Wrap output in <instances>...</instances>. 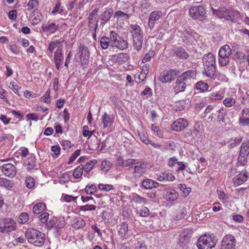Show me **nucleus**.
Returning <instances> with one entry per match:
<instances>
[{"label": "nucleus", "instance_id": "1", "mask_svg": "<svg viewBox=\"0 0 249 249\" xmlns=\"http://www.w3.org/2000/svg\"><path fill=\"white\" fill-rule=\"evenodd\" d=\"M133 40L134 49L140 51L143 44V32L140 26L137 24H130L129 28Z\"/></svg>", "mask_w": 249, "mask_h": 249}, {"label": "nucleus", "instance_id": "2", "mask_svg": "<svg viewBox=\"0 0 249 249\" xmlns=\"http://www.w3.org/2000/svg\"><path fill=\"white\" fill-rule=\"evenodd\" d=\"M25 236L28 241L36 246H41L46 240L45 234L35 229H28Z\"/></svg>", "mask_w": 249, "mask_h": 249}, {"label": "nucleus", "instance_id": "3", "mask_svg": "<svg viewBox=\"0 0 249 249\" xmlns=\"http://www.w3.org/2000/svg\"><path fill=\"white\" fill-rule=\"evenodd\" d=\"M146 172V164L143 161H138L135 165L131 166L127 169V178L136 180L142 177Z\"/></svg>", "mask_w": 249, "mask_h": 249}, {"label": "nucleus", "instance_id": "4", "mask_svg": "<svg viewBox=\"0 0 249 249\" xmlns=\"http://www.w3.org/2000/svg\"><path fill=\"white\" fill-rule=\"evenodd\" d=\"M217 240L213 234H205L197 239L196 246L198 249H212L216 244Z\"/></svg>", "mask_w": 249, "mask_h": 249}, {"label": "nucleus", "instance_id": "5", "mask_svg": "<svg viewBox=\"0 0 249 249\" xmlns=\"http://www.w3.org/2000/svg\"><path fill=\"white\" fill-rule=\"evenodd\" d=\"M17 229L16 221L11 217L0 219V233H9Z\"/></svg>", "mask_w": 249, "mask_h": 249}, {"label": "nucleus", "instance_id": "6", "mask_svg": "<svg viewBox=\"0 0 249 249\" xmlns=\"http://www.w3.org/2000/svg\"><path fill=\"white\" fill-rule=\"evenodd\" d=\"M78 53L80 57L79 62L81 63L82 66L87 65L89 63L90 53L88 47L83 44H80L78 47ZM76 62H79L78 60L76 59V56L74 58Z\"/></svg>", "mask_w": 249, "mask_h": 249}, {"label": "nucleus", "instance_id": "7", "mask_svg": "<svg viewBox=\"0 0 249 249\" xmlns=\"http://www.w3.org/2000/svg\"><path fill=\"white\" fill-rule=\"evenodd\" d=\"M111 46L123 50L128 48V44L126 40L122 39L114 31L111 32Z\"/></svg>", "mask_w": 249, "mask_h": 249}, {"label": "nucleus", "instance_id": "8", "mask_svg": "<svg viewBox=\"0 0 249 249\" xmlns=\"http://www.w3.org/2000/svg\"><path fill=\"white\" fill-rule=\"evenodd\" d=\"M231 53V51L229 45H226L221 48L218 53V62L220 65L225 66L229 63V56Z\"/></svg>", "mask_w": 249, "mask_h": 249}, {"label": "nucleus", "instance_id": "9", "mask_svg": "<svg viewBox=\"0 0 249 249\" xmlns=\"http://www.w3.org/2000/svg\"><path fill=\"white\" fill-rule=\"evenodd\" d=\"M118 233L120 239L122 240H127L132 235V230L128 228L126 222H121L118 226Z\"/></svg>", "mask_w": 249, "mask_h": 249}, {"label": "nucleus", "instance_id": "10", "mask_svg": "<svg viewBox=\"0 0 249 249\" xmlns=\"http://www.w3.org/2000/svg\"><path fill=\"white\" fill-rule=\"evenodd\" d=\"M189 13L193 18L203 20L206 18V11L202 6H193L189 9Z\"/></svg>", "mask_w": 249, "mask_h": 249}, {"label": "nucleus", "instance_id": "11", "mask_svg": "<svg viewBox=\"0 0 249 249\" xmlns=\"http://www.w3.org/2000/svg\"><path fill=\"white\" fill-rule=\"evenodd\" d=\"M213 14L220 18H224L226 20L235 21L233 18V12L225 8L218 10L213 9Z\"/></svg>", "mask_w": 249, "mask_h": 249}, {"label": "nucleus", "instance_id": "12", "mask_svg": "<svg viewBox=\"0 0 249 249\" xmlns=\"http://www.w3.org/2000/svg\"><path fill=\"white\" fill-rule=\"evenodd\" d=\"M236 241L231 234L225 235L222 241L221 249H235Z\"/></svg>", "mask_w": 249, "mask_h": 249}, {"label": "nucleus", "instance_id": "13", "mask_svg": "<svg viewBox=\"0 0 249 249\" xmlns=\"http://www.w3.org/2000/svg\"><path fill=\"white\" fill-rule=\"evenodd\" d=\"M162 13L160 10L154 11L151 13L149 16L147 22V27L150 30H152L157 21L162 17Z\"/></svg>", "mask_w": 249, "mask_h": 249}, {"label": "nucleus", "instance_id": "14", "mask_svg": "<svg viewBox=\"0 0 249 249\" xmlns=\"http://www.w3.org/2000/svg\"><path fill=\"white\" fill-rule=\"evenodd\" d=\"M2 173L9 178L14 177L17 174L16 167L11 163L4 164L1 167Z\"/></svg>", "mask_w": 249, "mask_h": 249}, {"label": "nucleus", "instance_id": "15", "mask_svg": "<svg viewBox=\"0 0 249 249\" xmlns=\"http://www.w3.org/2000/svg\"><path fill=\"white\" fill-rule=\"evenodd\" d=\"M188 124V121L183 119L179 118L172 123V130L175 131H181L184 129Z\"/></svg>", "mask_w": 249, "mask_h": 249}, {"label": "nucleus", "instance_id": "16", "mask_svg": "<svg viewBox=\"0 0 249 249\" xmlns=\"http://www.w3.org/2000/svg\"><path fill=\"white\" fill-rule=\"evenodd\" d=\"M97 162V160L94 159L86 163L85 165L84 166L83 175L85 177L89 178L92 176L93 173L91 171L93 169V167Z\"/></svg>", "mask_w": 249, "mask_h": 249}, {"label": "nucleus", "instance_id": "17", "mask_svg": "<svg viewBox=\"0 0 249 249\" xmlns=\"http://www.w3.org/2000/svg\"><path fill=\"white\" fill-rule=\"evenodd\" d=\"M102 124L103 129L110 126L113 124L114 118L113 116L108 114L107 112H105L102 116Z\"/></svg>", "mask_w": 249, "mask_h": 249}, {"label": "nucleus", "instance_id": "18", "mask_svg": "<svg viewBox=\"0 0 249 249\" xmlns=\"http://www.w3.org/2000/svg\"><path fill=\"white\" fill-rule=\"evenodd\" d=\"M53 60L55 68L57 70H59L61 63L63 60L62 48H58V49L56 50L54 52Z\"/></svg>", "mask_w": 249, "mask_h": 249}, {"label": "nucleus", "instance_id": "19", "mask_svg": "<svg viewBox=\"0 0 249 249\" xmlns=\"http://www.w3.org/2000/svg\"><path fill=\"white\" fill-rule=\"evenodd\" d=\"M133 243L134 249H148L147 245L145 241L139 238L138 235H135L130 240Z\"/></svg>", "mask_w": 249, "mask_h": 249}, {"label": "nucleus", "instance_id": "20", "mask_svg": "<svg viewBox=\"0 0 249 249\" xmlns=\"http://www.w3.org/2000/svg\"><path fill=\"white\" fill-rule=\"evenodd\" d=\"M196 76V72L195 71L193 70H189L181 74L178 77V81L182 80L186 83H188L191 81V80L195 79Z\"/></svg>", "mask_w": 249, "mask_h": 249}, {"label": "nucleus", "instance_id": "21", "mask_svg": "<svg viewBox=\"0 0 249 249\" xmlns=\"http://www.w3.org/2000/svg\"><path fill=\"white\" fill-rule=\"evenodd\" d=\"M158 79L162 83H167L171 81V69L163 71L160 74Z\"/></svg>", "mask_w": 249, "mask_h": 249}, {"label": "nucleus", "instance_id": "22", "mask_svg": "<svg viewBox=\"0 0 249 249\" xmlns=\"http://www.w3.org/2000/svg\"><path fill=\"white\" fill-rule=\"evenodd\" d=\"M58 28V25L55 23H43L41 26L42 32L48 34L55 33L57 30Z\"/></svg>", "mask_w": 249, "mask_h": 249}, {"label": "nucleus", "instance_id": "23", "mask_svg": "<svg viewBox=\"0 0 249 249\" xmlns=\"http://www.w3.org/2000/svg\"><path fill=\"white\" fill-rule=\"evenodd\" d=\"M24 164L26 167L28 171H33L36 166V157L33 154H30V156L25 160Z\"/></svg>", "mask_w": 249, "mask_h": 249}, {"label": "nucleus", "instance_id": "24", "mask_svg": "<svg viewBox=\"0 0 249 249\" xmlns=\"http://www.w3.org/2000/svg\"><path fill=\"white\" fill-rule=\"evenodd\" d=\"M191 234L190 231L187 230H183L179 234V243L182 245H186L188 244L191 239Z\"/></svg>", "mask_w": 249, "mask_h": 249}, {"label": "nucleus", "instance_id": "25", "mask_svg": "<svg viewBox=\"0 0 249 249\" xmlns=\"http://www.w3.org/2000/svg\"><path fill=\"white\" fill-rule=\"evenodd\" d=\"M202 61L205 67H209L215 64V58L212 53L205 54L203 57Z\"/></svg>", "mask_w": 249, "mask_h": 249}, {"label": "nucleus", "instance_id": "26", "mask_svg": "<svg viewBox=\"0 0 249 249\" xmlns=\"http://www.w3.org/2000/svg\"><path fill=\"white\" fill-rule=\"evenodd\" d=\"M113 14V10L109 8L105 10L101 15V25L103 26L108 22Z\"/></svg>", "mask_w": 249, "mask_h": 249}, {"label": "nucleus", "instance_id": "27", "mask_svg": "<svg viewBox=\"0 0 249 249\" xmlns=\"http://www.w3.org/2000/svg\"><path fill=\"white\" fill-rule=\"evenodd\" d=\"M142 186L145 189H151L159 187L160 184L152 179H146L142 181Z\"/></svg>", "mask_w": 249, "mask_h": 249}, {"label": "nucleus", "instance_id": "28", "mask_svg": "<svg viewBox=\"0 0 249 249\" xmlns=\"http://www.w3.org/2000/svg\"><path fill=\"white\" fill-rule=\"evenodd\" d=\"M248 179L246 173H240L236 176L233 179V183L235 186H238L243 184Z\"/></svg>", "mask_w": 249, "mask_h": 249}, {"label": "nucleus", "instance_id": "29", "mask_svg": "<svg viewBox=\"0 0 249 249\" xmlns=\"http://www.w3.org/2000/svg\"><path fill=\"white\" fill-rule=\"evenodd\" d=\"M173 54L179 59H187L189 57L188 53L181 47H178L174 49Z\"/></svg>", "mask_w": 249, "mask_h": 249}, {"label": "nucleus", "instance_id": "30", "mask_svg": "<svg viewBox=\"0 0 249 249\" xmlns=\"http://www.w3.org/2000/svg\"><path fill=\"white\" fill-rule=\"evenodd\" d=\"M43 18L41 13L38 11H34L32 12L31 19L33 25L38 24Z\"/></svg>", "mask_w": 249, "mask_h": 249}, {"label": "nucleus", "instance_id": "31", "mask_svg": "<svg viewBox=\"0 0 249 249\" xmlns=\"http://www.w3.org/2000/svg\"><path fill=\"white\" fill-rule=\"evenodd\" d=\"M130 199L132 201L139 204H145L146 203V199L138 195L136 193H132L130 196Z\"/></svg>", "mask_w": 249, "mask_h": 249}, {"label": "nucleus", "instance_id": "32", "mask_svg": "<svg viewBox=\"0 0 249 249\" xmlns=\"http://www.w3.org/2000/svg\"><path fill=\"white\" fill-rule=\"evenodd\" d=\"M66 14L67 12L64 10L63 7L61 5L59 2H58L56 4L51 12V14L52 15H56V14L63 15H66Z\"/></svg>", "mask_w": 249, "mask_h": 249}, {"label": "nucleus", "instance_id": "33", "mask_svg": "<svg viewBox=\"0 0 249 249\" xmlns=\"http://www.w3.org/2000/svg\"><path fill=\"white\" fill-rule=\"evenodd\" d=\"M129 58V56L125 53H120L114 56L116 62L119 64L126 62Z\"/></svg>", "mask_w": 249, "mask_h": 249}, {"label": "nucleus", "instance_id": "34", "mask_svg": "<svg viewBox=\"0 0 249 249\" xmlns=\"http://www.w3.org/2000/svg\"><path fill=\"white\" fill-rule=\"evenodd\" d=\"M114 18L117 20H127L130 18V15L121 11H117L114 14Z\"/></svg>", "mask_w": 249, "mask_h": 249}, {"label": "nucleus", "instance_id": "35", "mask_svg": "<svg viewBox=\"0 0 249 249\" xmlns=\"http://www.w3.org/2000/svg\"><path fill=\"white\" fill-rule=\"evenodd\" d=\"M217 112L218 113L217 120L219 123L220 124L225 123V117L227 115V109L222 107L217 111Z\"/></svg>", "mask_w": 249, "mask_h": 249}, {"label": "nucleus", "instance_id": "36", "mask_svg": "<svg viewBox=\"0 0 249 249\" xmlns=\"http://www.w3.org/2000/svg\"><path fill=\"white\" fill-rule=\"evenodd\" d=\"M61 42L59 40L52 41L48 45L47 48L48 50L50 52V53H52L55 49L57 50L58 48H62L60 45Z\"/></svg>", "mask_w": 249, "mask_h": 249}, {"label": "nucleus", "instance_id": "37", "mask_svg": "<svg viewBox=\"0 0 249 249\" xmlns=\"http://www.w3.org/2000/svg\"><path fill=\"white\" fill-rule=\"evenodd\" d=\"M186 83L182 80L178 81V78L176 82V86L174 88V91L177 94L179 92L184 90L186 87Z\"/></svg>", "mask_w": 249, "mask_h": 249}, {"label": "nucleus", "instance_id": "38", "mask_svg": "<svg viewBox=\"0 0 249 249\" xmlns=\"http://www.w3.org/2000/svg\"><path fill=\"white\" fill-rule=\"evenodd\" d=\"M85 225L86 222L81 217H78L74 219L72 226L73 228L79 229L83 228Z\"/></svg>", "mask_w": 249, "mask_h": 249}, {"label": "nucleus", "instance_id": "39", "mask_svg": "<svg viewBox=\"0 0 249 249\" xmlns=\"http://www.w3.org/2000/svg\"><path fill=\"white\" fill-rule=\"evenodd\" d=\"M46 208V204L40 202L36 204L33 208V212L35 214H39L44 211Z\"/></svg>", "mask_w": 249, "mask_h": 249}, {"label": "nucleus", "instance_id": "40", "mask_svg": "<svg viewBox=\"0 0 249 249\" xmlns=\"http://www.w3.org/2000/svg\"><path fill=\"white\" fill-rule=\"evenodd\" d=\"M14 184L10 180L0 177V186L10 190L13 187Z\"/></svg>", "mask_w": 249, "mask_h": 249}, {"label": "nucleus", "instance_id": "41", "mask_svg": "<svg viewBox=\"0 0 249 249\" xmlns=\"http://www.w3.org/2000/svg\"><path fill=\"white\" fill-rule=\"evenodd\" d=\"M38 0H30L27 3V10L32 12L34 11H38Z\"/></svg>", "mask_w": 249, "mask_h": 249}, {"label": "nucleus", "instance_id": "42", "mask_svg": "<svg viewBox=\"0 0 249 249\" xmlns=\"http://www.w3.org/2000/svg\"><path fill=\"white\" fill-rule=\"evenodd\" d=\"M111 36L109 38L107 36H103L101 38L100 40V44L101 48L104 49H107L109 45L111 46Z\"/></svg>", "mask_w": 249, "mask_h": 249}, {"label": "nucleus", "instance_id": "43", "mask_svg": "<svg viewBox=\"0 0 249 249\" xmlns=\"http://www.w3.org/2000/svg\"><path fill=\"white\" fill-rule=\"evenodd\" d=\"M97 191L96 186L92 183H88L85 187V192L88 195H93Z\"/></svg>", "mask_w": 249, "mask_h": 249}, {"label": "nucleus", "instance_id": "44", "mask_svg": "<svg viewBox=\"0 0 249 249\" xmlns=\"http://www.w3.org/2000/svg\"><path fill=\"white\" fill-rule=\"evenodd\" d=\"M29 220V215L28 213L25 212L21 213L18 219V222L22 225L26 224Z\"/></svg>", "mask_w": 249, "mask_h": 249}, {"label": "nucleus", "instance_id": "45", "mask_svg": "<svg viewBox=\"0 0 249 249\" xmlns=\"http://www.w3.org/2000/svg\"><path fill=\"white\" fill-rule=\"evenodd\" d=\"M84 165H80L76 167L73 172V176L75 178H79L84 173Z\"/></svg>", "mask_w": 249, "mask_h": 249}, {"label": "nucleus", "instance_id": "46", "mask_svg": "<svg viewBox=\"0 0 249 249\" xmlns=\"http://www.w3.org/2000/svg\"><path fill=\"white\" fill-rule=\"evenodd\" d=\"M182 37L184 42L188 44L192 43L194 39L192 35L186 31H184Z\"/></svg>", "mask_w": 249, "mask_h": 249}, {"label": "nucleus", "instance_id": "47", "mask_svg": "<svg viewBox=\"0 0 249 249\" xmlns=\"http://www.w3.org/2000/svg\"><path fill=\"white\" fill-rule=\"evenodd\" d=\"M160 181L171 180V174L169 172H164L160 175L157 178Z\"/></svg>", "mask_w": 249, "mask_h": 249}, {"label": "nucleus", "instance_id": "48", "mask_svg": "<svg viewBox=\"0 0 249 249\" xmlns=\"http://www.w3.org/2000/svg\"><path fill=\"white\" fill-rule=\"evenodd\" d=\"M205 68L206 75L208 77L212 78L215 74V65H212L209 67H205Z\"/></svg>", "mask_w": 249, "mask_h": 249}, {"label": "nucleus", "instance_id": "49", "mask_svg": "<svg viewBox=\"0 0 249 249\" xmlns=\"http://www.w3.org/2000/svg\"><path fill=\"white\" fill-rule=\"evenodd\" d=\"M209 85L206 83H204L201 81L197 82L196 84V89L197 90H200L201 92H204L208 90Z\"/></svg>", "mask_w": 249, "mask_h": 249}, {"label": "nucleus", "instance_id": "50", "mask_svg": "<svg viewBox=\"0 0 249 249\" xmlns=\"http://www.w3.org/2000/svg\"><path fill=\"white\" fill-rule=\"evenodd\" d=\"M98 189L101 191L109 192L114 189L113 185L111 184H107L100 183L98 184Z\"/></svg>", "mask_w": 249, "mask_h": 249}, {"label": "nucleus", "instance_id": "51", "mask_svg": "<svg viewBox=\"0 0 249 249\" xmlns=\"http://www.w3.org/2000/svg\"><path fill=\"white\" fill-rule=\"evenodd\" d=\"M25 182L26 187L29 189L33 188L35 185V179L31 176L26 177Z\"/></svg>", "mask_w": 249, "mask_h": 249}, {"label": "nucleus", "instance_id": "52", "mask_svg": "<svg viewBox=\"0 0 249 249\" xmlns=\"http://www.w3.org/2000/svg\"><path fill=\"white\" fill-rule=\"evenodd\" d=\"M65 221L64 217H57V221L55 223V229L58 231L64 227Z\"/></svg>", "mask_w": 249, "mask_h": 249}, {"label": "nucleus", "instance_id": "53", "mask_svg": "<svg viewBox=\"0 0 249 249\" xmlns=\"http://www.w3.org/2000/svg\"><path fill=\"white\" fill-rule=\"evenodd\" d=\"M236 100L232 97H227L223 101V104L227 107H232L235 104Z\"/></svg>", "mask_w": 249, "mask_h": 249}, {"label": "nucleus", "instance_id": "54", "mask_svg": "<svg viewBox=\"0 0 249 249\" xmlns=\"http://www.w3.org/2000/svg\"><path fill=\"white\" fill-rule=\"evenodd\" d=\"M137 213L141 217H147L149 214V210L146 207L143 206L140 210H137Z\"/></svg>", "mask_w": 249, "mask_h": 249}, {"label": "nucleus", "instance_id": "55", "mask_svg": "<svg viewBox=\"0 0 249 249\" xmlns=\"http://www.w3.org/2000/svg\"><path fill=\"white\" fill-rule=\"evenodd\" d=\"M155 54V53L153 50H150L143 57L142 59V62L143 63H145L148 61H149L151 59L154 57Z\"/></svg>", "mask_w": 249, "mask_h": 249}, {"label": "nucleus", "instance_id": "56", "mask_svg": "<svg viewBox=\"0 0 249 249\" xmlns=\"http://www.w3.org/2000/svg\"><path fill=\"white\" fill-rule=\"evenodd\" d=\"M71 178L70 175L66 172L63 174L59 178V182L60 184H63L69 181Z\"/></svg>", "mask_w": 249, "mask_h": 249}, {"label": "nucleus", "instance_id": "57", "mask_svg": "<svg viewBox=\"0 0 249 249\" xmlns=\"http://www.w3.org/2000/svg\"><path fill=\"white\" fill-rule=\"evenodd\" d=\"M57 221V217H54L51 219H50L46 223V228L48 230H50L51 229H55V223Z\"/></svg>", "mask_w": 249, "mask_h": 249}, {"label": "nucleus", "instance_id": "58", "mask_svg": "<svg viewBox=\"0 0 249 249\" xmlns=\"http://www.w3.org/2000/svg\"><path fill=\"white\" fill-rule=\"evenodd\" d=\"M50 89H48L44 94L41 97V101L48 104L51 103Z\"/></svg>", "mask_w": 249, "mask_h": 249}, {"label": "nucleus", "instance_id": "59", "mask_svg": "<svg viewBox=\"0 0 249 249\" xmlns=\"http://www.w3.org/2000/svg\"><path fill=\"white\" fill-rule=\"evenodd\" d=\"M110 168V164L108 160H104L102 161L101 164V169L105 172H107Z\"/></svg>", "mask_w": 249, "mask_h": 249}, {"label": "nucleus", "instance_id": "60", "mask_svg": "<svg viewBox=\"0 0 249 249\" xmlns=\"http://www.w3.org/2000/svg\"><path fill=\"white\" fill-rule=\"evenodd\" d=\"M51 151L53 153V157L57 158L60 155V147L59 145H54L52 146Z\"/></svg>", "mask_w": 249, "mask_h": 249}, {"label": "nucleus", "instance_id": "61", "mask_svg": "<svg viewBox=\"0 0 249 249\" xmlns=\"http://www.w3.org/2000/svg\"><path fill=\"white\" fill-rule=\"evenodd\" d=\"M137 160L134 159H127L124 160V163H123V167L131 166L137 163Z\"/></svg>", "mask_w": 249, "mask_h": 249}, {"label": "nucleus", "instance_id": "62", "mask_svg": "<svg viewBox=\"0 0 249 249\" xmlns=\"http://www.w3.org/2000/svg\"><path fill=\"white\" fill-rule=\"evenodd\" d=\"M49 214L47 212L42 213L39 216V219L40 221L42 223H47L49 219Z\"/></svg>", "mask_w": 249, "mask_h": 249}, {"label": "nucleus", "instance_id": "63", "mask_svg": "<svg viewBox=\"0 0 249 249\" xmlns=\"http://www.w3.org/2000/svg\"><path fill=\"white\" fill-rule=\"evenodd\" d=\"M96 209V206L95 205H93L92 204L85 205L81 206L80 208V210L83 211H93V210H95Z\"/></svg>", "mask_w": 249, "mask_h": 249}, {"label": "nucleus", "instance_id": "64", "mask_svg": "<svg viewBox=\"0 0 249 249\" xmlns=\"http://www.w3.org/2000/svg\"><path fill=\"white\" fill-rule=\"evenodd\" d=\"M89 30L90 32H97V22H88Z\"/></svg>", "mask_w": 249, "mask_h": 249}]
</instances>
